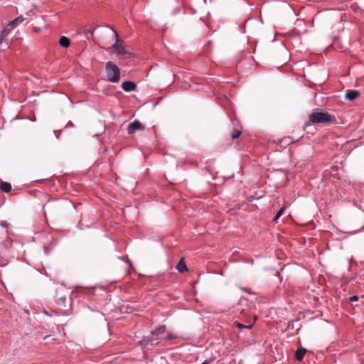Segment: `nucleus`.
<instances>
[{
    "label": "nucleus",
    "instance_id": "f257e3e1",
    "mask_svg": "<svg viewBox=\"0 0 364 364\" xmlns=\"http://www.w3.org/2000/svg\"><path fill=\"white\" fill-rule=\"evenodd\" d=\"M105 71L108 81L117 83L120 80V70L112 62L109 61L106 63Z\"/></svg>",
    "mask_w": 364,
    "mask_h": 364
},
{
    "label": "nucleus",
    "instance_id": "f03ea898",
    "mask_svg": "<svg viewBox=\"0 0 364 364\" xmlns=\"http://www.w3.org/2000/svg\"><path fill=\"white\" fill-rule=\"evenodd\" d=\"M331 115L328 113L313 112L309 115V122L313 124L327 123L331 121Z\"/></svg>",
    "mask_w": 364,
    "mask_h": 364
},
{
    "label": "nucleus",
    "instance_id": "7ed1b4c3",
    "mask_svg": "<svg viewBox=\"0 0 364 364\" xmlns=\"http://www.w3.org/2000/svg\"><path fill=\"white\" fill-rule=\"evenodd\" d=\"M114 36L116 38V43L112 46V48L120 55L126 56L127 55H130L129 52H127L126 49V46L123 44L122 41L119 39V36L117 33L112 28Z\"/></svg>",
    "mask_w": 364,
    "mask_h": 364
},
{
    "label": "nucleus",
    "instance_id": "20e7f679",
    "mask_svg": "<svg viewBox=\"0 0 364 364\" xmlns=\"http://www.w3.org/2000/svg\"><path fill=\"white\" fill-rule=\"evenodd\" d=\"M176 336L171 333H167L164 336L160 338H151L149 339V342L152 346L157 345L161 341H169L175 338Z\"/></svg>",
    "mask_w": 364,
    "mask_h": 364
},
{
    "label": "nucleus",
    "instance_id": "39448f33",
    "mask_svg": "<svg viewBox=\"0 0 364 364\" xmlns=\"http://www.w3.org/2000/svg\"><path fill=\"white\" fill-rule=\"evenodd\" d=\"M144 129V126L139 121H134L128 125L127 132L129 134H132L136 130H143Z\"/></svg>",
    "mask_w": 364,
    "mask_h": 364
},
{
    "label": "nucleus",
    "instance_id": "423d86ee",
    "mask_svg": "<svg viewBox=\"0 0 364 364\" xmlns=\"http://www.w3.org/2000/svg\"><path fill=\"white\" fill-rule=\"evenodd\" d=\"M122 88L124 92H131L136 90V85L132 81H124L122 84Z\"/></svg>",
    "mask_w": 364,
    "mask_h": 364
},
{
    "label": "nucleus",
    "instance_id": "0eeeda50",
    "mask_svg": "<svg viewBox=\"0 0 364 364\" xmlns=\"http://www.w3.org/2000/svg\"><path fill=\"white\" fill-rule=\"evenodd\" d=\"M153 336H156V338H160L161 336H164L166 333V326H161L155 328L151 331Z\"/></svg>",
    "mask_w": 364,
    "mask_h": 364
},
{
    "label": "nucleus",
    "instance_id": "6e6552de",
    "mask_svg": "<svg viewBox=\"0 0 364 364\" xmlns=\"http://www.w3.org/2000/svg\"><path fill=\"white\" fill-rule=\"evenodd\" d=\"M306 352L307 350L304 348H298L295 352V358L299 361L301 360Z\"/></svg>",
    "mask_w": 364,
    "mask_h": 364
},
{
    "label": "nucleus",
    "instance_id": "1a4fd4ad",
    "mask_svg": "<svg viewBox=\"0 0 364 364\" xmlns=\"http://www.w3.org/2000/svg\"><path fill=\"white\" fill-rule=\"evenodd\" d=\"M358 95V92L356 90H349L346 93V98L349 100H355Z\"/></svg>",
    "mask_w": 364,
    "mask_h": 364
},
{
    "label": "nucleus",
    "instance_id": "9d476101",
    "mask_svg": "<svg viewBox=\"0 0 364 364\" xmlns=\"http://www.w3.org/2000/svg\"><path fill=\"white\" fill-rule=\"evenodd\" d=\"M24 20V18L22 16H20L17 18H16L15 19H14L13 21H11L9 26H11V28H16V26H18L20 23H21Z\"/></svg>",
    "mask_w": 364,
    "mask_h": 364
},
{
    "label": "nucleus",
    "instance_id": "9b49d317",
    "mask_svg": "<svg viewBox=\"0 0 364 364\" xmlns=\"http://www.w3.org/2000/svg\"><path fill=\"white\" fill-rule=\"evenodd\" d=\"M59 44L63 48H68L70 44V41L66 36H61L59 40Z\"/></svg>",
    "mask_w": 364,
    "mask_h": 364
},
{
    "label": "nucleus",
    "instance_id": "f8f14e48",
    "mask_svg": "<svg viewBox=\"0 0 364 364\" xmlns=\"http://www.w3.org/2000/svg\"><path fill=\"white\" fill-rule=\"evenodd\" d=\"M0 189L3 192L9 193L11 190V185L8 182L1 181Z\"/></svg>",
    "mask_w": 364,
    "mask_h": 364
},
{
    "label": "nucleus",
    "instance_id": "ddd939ff",
    "mask_svg": "<svg viewBox=\"0 0 364 364\" xmlns=\"http://www.w3.org/2000/svg\"><path fill=\"white\" fill-rule=\"evenodd\" d=\"M176 269L181 273L184 272L185 271L187 270V267L183 259H181V260L177 264Z\"/></svg>",
    "mask_w": 364,
    "mask_h": 364
},
{
    "label": "nucleus",
    "instance_id": "4468645a",
    "mask_svg": "<svg viewBox=\"0 0 364 364\" xmlns=\"http://www.w3.org/2000/svg\"><path fill=\"white\" fill-rule=\"evenodd\" d=\"M234 326L240 329H250L252 327L253 323H250L248 324H242L238 321H235L234 323Z\"/></svg>",
    "mask_w": 364,
    "mask_h": 364
},
{
    "label": "nucleus",
    "instance_id": "2eb2a0df",
    "mask_svg": "<svg viewBox=\"0 0 364 364\" xmlns=\"http://www.w3.org/2000/svg\"><path fill=\"white\" fill-rule=\"evenodd\" d=\"M284 210H285V208L284 207L281 208L278 210L277 214L275 215V216H274V218L273 219V221L276 222L284 214Z\"/></svg>",
    "mask_w": 364,
    "mask_h": 364
},
{
    "label": "nucleus",
    "instance_id": "dca6fc26",
    "mask_svg": "<svg viewBox=\"0 0 364 364\" xmlns=\"http://www.w3.org/2000/svg\"><path fill=\"white\" fill-rule=\"evenodd\" d=\"M240 134L241 133H240V131H238L237 129H235L233 131V132L232 133V138L234 139H237V138H238L240 136Z\"/></svg>",
    "mask_w": 364,
    "mask_h": 364
},
{
    "label": "nucleus",
    "instance_id": "f3484780",
    "mask_svg": "<svg viewBox=\"0 0 364 364\" xmlns=\"http://www.w3.org/2000/svg\"><path fill=\"white\" fill-rule=\"evenodd\" d=\"M358 300V296L356 295H353L349 298V301L351 303L354 302V301H357Z\"/></svg>",
    "mask_w": 364,
    "mask_h": 364
},
{
    "label": "nucleus",
    "instance_id": "a211bd4d",
    "mask_svg": "<svg viewBox=\"0 0 364 364\" xmlns=\"http://www.w3.org/2000/svg\"><path fill=\"white\" fill-rule=\"evenodd\" d=\"M247 299H241L240 301V303L238 304V306L245 305V304H247Z\"/></svg>",
    "mask_w": 364,
    "mask_h": 364
},
{
    "label": "nucleus",
    "instance_id": "6ab92c4d",
    "mask_svg": "<svg viewBox=\"0 0 364 364\" xmlns=\"http://www.w3.org/2000/svg\"><path fill=\"white\" fill-rule=\"evenodd\" d=\"M94 30H95V29H92V28H87V29L85 30V32L86 33H90L91 35H92V34H93V32H94Z\"/></svg>",
    "mask_w": 364,
    "mask_h": 364
},
{
    "label": "nucleus",
    "instance_id": "aec40b11",
    "mask_svg": "<svg viewBox=\"0 0 364 364\" xmlns=\"http://www.w3.org/2000/svg\"><path fill=\"white\" fill-rule=\"evenodd\" d=\"M7 35V32L6 31V30H3L2 32H1V36H3V38H4Z\"/></svg>",
    "mask_w": 364,
    "mask_h": 364
},
{
    "label": "nucleus",
    "instance_id": "412c9836",
    "mask_svg": "<svg viewBox=\"0 0 364 364\" xmlns=\"http://www.w3.org/2000/svg\"><path fill=\"white\" fill-rule=\"evenodd\" d=\"M239 29H240V32H241V33H245V30H244L243 26H240L239 27Z\"/></svg>",
    "mask_w": 364,
    "mask_h": 364
},
{
    "label": "nucleus",
    "instance_id": "4be33fe9",
    "mask_svg": "<svg viewBox=\"0 0 364 364\" xmlns=\"http://www.w3.org/2000/svg\"><path fill=\"white\" fill-rule=\"evenodd\" d=\"M56 138H58L60 132L54 131Z\"/></svg>",
    "mask_w": 364,
    "mask_h": 364
},
{
    "label": "nucleus",
    "instance_id": "5701e85b",
    "mask_svg": "<svg viewBox=\"0 0 364 364\" xmlns=\"http://www.w3.org/2000/svg\"><path fill=\"white\" fill-rule=\"evenodd\" d=\"M73 124L71 121H69L68 124H66V127H72Z\"/></svg>",
    "mask_w": 364,
    "mask_h": 364
},
{
    "label": "nucleus",
    "instance_id": "b1692460",
    "mask_svg": "<svg viewBox=\"0 0 364 364\" xmlns=\"http://www.w3.org/2000/svg\"><path fill=\"white\" fill-rule=\"evenodd\" d=\"M3 39H4L3 36H1V37H0V44L1 43V42H2Z\"/></svg>",
    "mask_w": 364,
    "mask_h": 364
},
{
    "label": "nucleus",
    "instance_id": "393cba45",
    "mask_svg": "<svg viewBox=\"0 0 364 364\" xmlns=\"http://www.w3.org/2000/svg\"><path fill=\"white\" fill-rule=\"evenodd\" d=\"M209 362L208 360H205L202 364H208Z\"/></svg>",
    "mask_w": 364,
    "mask_h": 364
}]
</instances>
